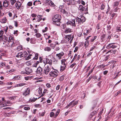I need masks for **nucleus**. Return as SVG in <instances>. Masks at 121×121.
Instances as JSON below:
<instances>
[{
    "label": "nucleus",
    "mask_w": 121,
    "mask_h": 121,
    "mask_svg": "<svg viewBox=\"0 0 121 121\" xmlns=\"http://www.w3.org/2000/svg\"><path fill=\"white\" fill-rule=\"evenodd\" d=\"M24 109L25 110H29L30 109V108L29 107H25L24 108Z\"/></svg>",
    "instance_id": "nucleus-50"
},
{
    "label": "nucleus",
    "mask_w": 121,
    "mask_h": 121,
    "mask_svg": "<svg viewBox=\"0 0 121 121\" xmlns=\"http://www.w3.org/2000/svg\"><path fill=\"white\" fill-rule=\"evenodd\" d=\"M77 56V54H75L74 56V58L72 59V60L71 61V63H72L73 62L74 60L75 59L76 57V56Z\"/></svg>",
    "instance_id": "nucleus-35"
},
{
    "label": "nucleus",
    "mask_w": 121,
    "mask_h": 121,
    "mask_svg": "<svg viewBox=\"0 0 121 121\" xmlns=\"http://www.w3.org/2000/svg\"><path fill=\"white\" fill-rule=\"evenodd\" d=\"M37 99V98H35L34 97L32 98H31L30 99L29 101L30 102H34Z\"/></svg>",
    "instance_id": "nucleus-29"
},
{
    "label": "nucleus",
    "mask_w": 121,
    "mask_h": 121,
    "mask_svg": "<svg viewBox=\"0 0 121 121\" xmlns=\"http://www.w3.org/2000/svg\"><path fill=\"white\" fill-rule=\"evenodd\" d=\"M42 89L41 87H39V90L38 91V92L39 94L40 95L42 93Z\"/></svg>",
    "instance_id": "nucleus-31"
},
{
    "label": "nucleus",
    "mask_w": 121,
    "mask_h": 121,
    "mask_svg": "<svg viewBox=\"0 0 121 121\" xmlns=\"http://www.w3.org/2000/svg\"><path fill=\"white\" fill-rule=\"evenodd\" d=\"M97 37V36H94L91 40V42H92L94 41L96 39Z\"/></svg>",
    "instance_id": "nucleus-39"
},
{
    "label": "nucleus",
    "mask_w": 121,
    "mask_h": 121,
    "mask_svg": "<svg viewBox=\"0 0 121 121\" xmlns=\"http://www.w3.org/2000/svg\"><path fill=\"white\" fill-rule=\"evenodd\" d=\"M22 46L21 45H19L17 47V49L18 51H19L22 49Z\"/></svg>",
    "instance_id": "nucleus-33"
},
{
    "label": "nucleus",
    "mask_w": 121,
    "mask_h": 121,
    "mask_svg": "<svg viewBox=\"0 0 121 121\" xmlns=\"http://www.w3.org/2000/svg\"><path fill=\"white\" fill-rule=\"evenodd\" d=\"M58 73L57 70H55V71L51 72L49 73V75L51 76L56 77L57 76Z\"/></svg>",
    "instance_id": "nucleus-5"
},
{
    "label": "nucleus",
    "mask_w": 121,
    "mask_h": 121,
    "mask_svg": "<svg viewBox=\"0 0 121 121\" xmlns=\"http://www.w3.org/2000/svg\"><path fill=\"white\" fill-rule=\"evenodd\" d=\"M46 64H48L50 65H51L52 64V61L51 59H49L48 58L46 59Z\"/></svg>",
    "instance_id": "nucleus-17"
},
{
    "label": "nucleus",
    "mask_w": 121,
    "mask_h": 121,
    "mask_svg": "<svg viewBox=\"0 0 121 121\" xmlns=\"http://www.w3.org/2000/svg\"><path fill=\"white\" fill-rule=\"evenodd\" d=\"M64 54L63 52H61L60 53L57 54H56L55 57L57 59L60 60L61 59V57L64 55Z\"/></svg>",
    "instance_id": "nucleus-6"
},
{
    "label": "nucleus",
    "mask_w": 121,
    "mask_h": 121,
    "mask_svg": "<svg viewBox=\"0 0 121 121\" xmlns=\"http://www.w3.org/2000/svg\"><path fill=\"white\" fill-rule=\"evenodd\" d=\"M78 47H76L75 48V50H74V52H76L78 49Z\"/></svg>",
    "instance_id": "nucleus-61"
},
{
    "label": "nucleus",
    "mask_w": 121,
    "mask_h": 121,
    "mask_svg": "<svg viewBox=\"0 0 121 121\" xmlns=\"http://www.w3.org/2000/svg\"><path fill=\"white\" fill-rule=\"evenodd\" d=\"M32 56V54H30L28 56L26 59L27 60H28L30 59L31 58L30 57Z\"/></svg>",
    "instance_id": "nucleus-45"
},
{
    "label": "nucleus",
    "mask_w": 121,
    "mask_h": 121,
    "mask_svg": "<svg viewBox=\"0 0 121 121\" xmlns=\"http://www.w3.org/2000/svg\"><path fill=\"white\" fill-rule=\"evenodd\" d=\"M3 31L2 30L0 31V40H2L3 39Z\"/></svg>",
    "instance_id": "nucleus-26"
},
{
    "label": "nucleus",
    "mask_w": 121,
    "mask_h": 121,
    "mask_svg": "<svg viewBox=\"0 0 121 121\" xmlns=\"http://www.w3.org/2000/svg\"><path fill=\"white\" fill-rule=\"evenodd\" d=\"M27 53L26 52H24L23 53V57L24 56L25 57H26L27 56Z\"/></svg>",
    "instance_id": "nucleus-40"
},
{
    "label": "nucleus",
    "mask_w": 121,
    "mask_h": 121,
    "mask_svg": "<svg viewBox=\"0 0 121 121\" xmlns=\"http://www.w3.org/2000/svg\"><path fill=\"white\" fill-rule=\"evenodd\" d=\"M46 65V64H45V66L43 72L46 75H47L48 74L50 71L51 68L48 65L46 66L45 65Z\"/></svg>",
    "instance_id": "nucleus-4"
},
{
    "label": "nucleus",
    "mask_w": 121,
    "mask_h": 121,
    "mask_svg": "<svg viewBox=\"0 0 121 121\" xmlns=\"http://www.w3.org/2000/svg\"><path fill=\"white\" fill-rule=\"evenodd\" d=\"M9 2L7 0H5L3 2V6L5 7L8 6Z\"/></svg>",
    "instance_id": "nucleus-14"
},
{
    "label": "nucleus",
    "mask_w": 121,
    "mask_h": 121,
    "mask_svg": "<svg viewBox=\"0 0 121 121\" xmlns=\"http://www.w3.org/2000/svg\"><path fill=\"white\" fill-rule=\"evenodd\" d=\"M51 49L49 47H47L45 48L44 50L46 51L49 52L51 51Z\"/></svg>",
    "instance_id": "nucleus-25"
},
{
    "label": "nucleus",
    "mask_w": 121,
    "mask_h": 121,
    "mask_svg": "<svg viewBox=\"0 0 121 121\" xmlns=\"http://www.w3.org/2000/svg\"><path fill=\"white\" fill-rule=\"evenodd\" d=\"M21 79V76L20 75H18L17 76H16V80H20Z\"/></svg>",
    "instance_id": "nucleus-36"
},
{
    "label": "nucleus",
    "mask_w": 121,
    "mask_h": 121,
    "mask_svg": "<svg viewBox=\"0 0 121 121\" xmlns=\"http://www.w3.org/2000/svg\"><path fill=\"white\" fill-rule=\"evenodd\" d=\"M7 22V19L5 18H4L2 19V22L3 23H6Z\"/></svg>",
    "instance_id": "nucleus-47"
},
{
    "label": "nucleus",
    "mask_w": 121,
    "mask_h": 121,
    "mask_svg": "<svg viewBox=\"0 0 121 121\" xmlns=\"http://www.w3.org/2000/svg\"><path fill=\"white\" fill-rule=\"evenodd\" d=\"M78 101H76L75 102H74V101H73L71 102H70L72 107H73L75 105L78 103Z\"/></svg>",
    "instance_id": "nucleus-16"
},
{
    "label": "nucleus",
    "mask_w": 121,
    "mask_h": 121,
    "mask_svg": "<svg viewBox=\"0 0 121 121\" xmlns=\"http://www.w3.org/2000/svg\"><path fill=\"white\" fill-rule=\"evenodd\" d=\"M42 16L40 15H38L37 17V21L39 22L42 19Z\"/></svg>",
    "instance_id": "nucleus-20"
},
{
    "label": "nucleus",
    "mask_w": 121,
    "mask_h": 121,
    "mask_svg": "<svg viewBox=\"0 0 121 121\" xmlns=\"http://www.w3.org/2000/svg\"><path fill=\"white\" fill-rule=\"evenodd\" d=\"M38 53H36L35 54V56L34 57H32L33 60H36L38 59Z\"/></svg>",
    "instance_id": "nucleus-24"
},
{
    "label": "nucleus",
    "mask_w": 121,
    "mask_h": 121,
    "mask_svg": "<svg viewBox=\"0 0 121 121\" xmlns=\"http://www.w3.org/2000/svg\"><path fill=\"white\" fill-rule=\"evenodd\" d=\"M108 65H103V64H102V65H99L98 66V67L99 68H101V67H102V68H104L106 66H107Z\"/></svg>",
    "instance_id": "nucleus-34"
},
{
    "label": "nucleus",
    "mask_w": 121,
    "mask_h": 121,
    "mask_svg": "<svg viewBox=\"0 0 121 121\" xmlns=\"http://www.w3.org/2000/svg\"><path fill=\"white\" fill-rule=\"evenodd\" d=\"M10 2L12 5H13L14 3L15 2V0H10Z\"/></svg>",
    "instance_id": "nucleus-54"
},
{
    "label": "nucleus",
    "mask_w": 121,
    "mask_h": 121,
    "mask_svg": "<svg viewBox=\"0 0 121 121\" xmlns=\"http://www.w3.org/2000/svg\"><path fill=\"white\" fill-rule=\"evenodd\" d=\"M86 21L85 17L83 16L81 17V18L78 17H77L76 19V22L75 20L73 19L71 21H68L66 23L67 25H70L72 26L75 27L76 25L78 26L79 24L83 23Z\"/></svg>",
    "instance_id": "nucleus-1"
},
{
    "label": "nucleus",
    "mask_w": 121,
    "mask_h": 121,
    "mask_svg": "<svg viewBox=\"0 0 121 121\" xmlns=\"http://www.w3.org/2000/svg\"><path fill=\"white\" fill-rule=\"evenodd\" d=\"M25 83H22L16 85V87L21 86L25 85Z\"/></svg>",
    "instance_id": "nucleus-28"
},
{
    "label": "nucleus",
    "mask_w": 121,
    "mask_h": 121,
    "mask_svg": "<svg viewBox=\"0 0 121 121\" xmlns=\"http://www.w3.org/2000/svg\"><path fill=\"white\" fill-rule=\"evenodd\" d=\"M23 54L22 52H20L17 53V55H16V56L17 58H19V59H17L16 58V59L17 60H19L20 59L19 58H21L22 57H23Z\"/></svg>",
    "instance_id": "nucleus-9"
},
{
    "label": "nucleus",
    "mask_w": 121,
    "mask_h": 121,
    "mask_svg": "<svg viewBox=\"0 0 121 121\" xmlns=\"http://www.w3.org/2000/svg\"><path fill=\"white\" fill-rule=\"evenodd\" d=\"M45 113V111H44V112H42L39 113V116L42 117L44 116Z\"/></svg>",
    "instance_id": "nucleus-38"
},
{
    "label": "nucleus",
    "mask_w": 121,
    "mask_h": 121,
    "mask_svg": "<svg viewBox=\"0 0 121 121\" xmlns=\"http://www.w3.org/2000/svg\"><path fill=\"white\" fill-rule=\"evenodd\" d=\"M114 43H111L109 44L106 47V48L107 49H110L112 48L114 49L116 48L117 47V46L114 45Z\"/></svg>",
    "instance_id": "nucleus-7"
},
{
    "label": "nucleus",
    "mask_w": 121,
    "mask_h": 121,
    "mask_svg": "<svg viewBox=\"0 0 121 121\" xmlns=\"http://www.w3.org/2000/svg\"><path fill=\"white\" fill-rule=\"evenodd\" d=\"M92 104H93V106L92 107V110H93L94 108L95 107L96 105L97 104V103L95 101H94L92 102Z\"/></svg>",
    "instance_id": "nucleus-23"
},
{
    "label": "nucleus",
    "mask_w": 121,
    "mask_h": 121,
    "mask_svg": "<svg viewBox=\"0 0 121 121\" xmlns=\"http://www.w3.org/2000/svg\"><path fill=\"white\" fill-rule=\"evenodd\" d=\"M21 4L22 3L20 2L17 1L16 4V7L17 9H18L20 8Z\"/></svg>",
    "instance_id": "nucleus-15"
},
{
    "label": "nucleus",
    "mask_w": 121,
    "mask_h": 121,
    "mask_svg": "<svg viewBox=\"0 0 121 121\" xmlns=\"http://www.w3.org/2000/svg\"><path fill=\"white\" fill-rule=\"evenodd\" d=\"M74 0H69L68 1L67 0L68 2V4L69 5L70 4H73L74 3Z\"/></svg>",
    "instance_id": "nucleus-19"
},
{
    "label": "nucleus",
    "mask_w": 121,
    "mask_h": 121,
    "mask_svg": "<svg viewBox=\"0 0 121 121\" xmlns=\"http://www.w3.org/2000/svg\"><path fill=\"white\" fill-rule=\"evenodd\" d=\"M71 35H66L65 37L64 38L67 42L69 41L70 39L71 38Z\"/></svg>",
    "instance_id": "nucleus-10"
},
{
    "label": "nucleus",
    "mask_w": 121,
    "mask_h": 121,
    "mask_svg": "<svg viewBox=\"0 0 121 121\" xmlns=\"http://www.w3.org/2000/svg\"><path fill=\"white\" fill-rule=\"evenodd\" d=\"M42 69L40 67H39L37 68L36 72L37 73L39 74L42 73Z\"/></svg>",
    "instance_id": "nucleus-13"
},
{
    "label": "nucleus",
    "mask_w": 121,
    "mask_h": 121,
    "mask_svg": "<svg viewBox=\"0 0 121 121\" xmlns=\"http://www.w3.org/2000/svg\"><path fill=\"white\" fill-rule=\"evenodd\" d=\"M76 65V63H73V64H72L69 67L70 68H73L74 66H75Z\"/></svg>",
    "instance_id": "nucleus-51"
},
{
    "label": "nucleus",
    "mask_w": 121,
    "mask_h": 121,
    "mask_svg": "<svg viewBox=\"0 0 121 121\" xmlns=\"http://www.w3.org/2000/svg\"><path fill=\"white\" fill-rule=\"evenodd\" d=\"M119 9H120L118 7H117L114 10V11L115 12H117L119 10Z\"/></svg>",
    "instance_id": "nucleus-48"
},
{
    "label": "nucleus",
    "mask_w": 121,
    "mask_h": 121,
    "mask_svg": "<svg viewBox=\"0 0 121 121\" xmlns=\"http://www.w3.org/2000/svg\"><path fill=\"white\" fill-rule=\"evenodd\" d=\"M59 44L58 43V42H56V43L54 45V46L52 48L53 49L55 48V46L56 45H59Z\"/></svg>",
    "instance_id": "nucleus-59"
},
{
    "label": "nucleus",
    "mask_w": 121,
    "mask_h": 121,
    "mask_svg": "<svg viewBox=\"0 0 121 121\" xmlns=\"http://www.w3.org/2000/svg\"><path fill=\"white\" fill-rule=\"evenodd\" d=\"M61 19L60 15L58 14L55 15L52 17V21L54 22H60Z\"/></svg>",
    "instance_id": "nucleus-3"
},
{
    "label": "nucleus",
    "mask_w": 121,
    "mask_h": 121,
    "mask_svg": "<svg viewBox=\"0 0 121 121\" xmlns=\"http://www.w3.org/2000/svg\"><path fill=\"white\" fill-rule=\"evenodd\" d=\"M64 66H61V68L60 69V71L61 72L63 71L65 69L66 67V65H64Z\"/></svg>",
    "instance_id": "nucleus-30"
},
{
    "label": "nucleus",
    "mask_w": 121,
    "mask_h": 121,
    "mask_svg": "<svg viewBox=\"0 0 121 121\" xmlns=\"http://www.w3.org/2000/svg\"><path fill=\"white\" fill-rule=\"evenodd\" d=\"M116 29L117 31H121V27H117Z\"/></svg>",
    "instance_id": "nucleus-44"
},
{
    "label": "nucleus",
    "mask_w": 121,
    "mask_h": 121,
    "mask_svg": "<svg viewBox=\"0 0 121 121\" xmlns=\"http://www.w3.org/2000/svg\"><path fill=\"white\" fill-rule=\"evenodd\" d=\"M60 85H58V86H57L56 88V90H59V88H60Z\"/></svg>",
    "instance_id": "nucleus-60"
},
{
    "label": "nucleus",
    "mask_w": 121,
    "mask_h": 121,
    "mask_svg": "<svg viewBox=\"0 0 121 121\" xmlns=\"http://www.w3.org/2000/svg\"><path fill=\"white\" fill-rule=\"evenodd\" d=\"M116 52V50H110L108 51L106 53V54H107L109 52H110V53H111L115 54Z\"/></svg>",
    "instance_id": "nucleus-22"
},
{
    "label": "nucleus",
    "mask_w": 121,
    "mask_h": 121,
    "mask_svg": "<svg viewBox=\"0 0 121 121\" xmlns=\"http://www.w3.org/2000/svg\"><path fill=\"white\" fill-rule=\"evenodd\" d=\"M29 93H30V89L29 88H28L25 90L24 92L23 93V95L24 96H26Z\"/></svg>",
    "instance_id": "nucleus-11"
},
{
    "label": "nucleus",
    "mask_w": 121,
    "mask_h": 121,
    "mask_svg": "<svg viewBox=\"0 0 121 121\" xmlns=\"http://www.w3.org/2000/svg\"><path fill=\"white\" fill-rule=\"evenodd\" d=\"M71 32V29L69 28H66L65 31V33H67Z\"/></svg>",
    "instance_id": "nucleus-27"
},
{
    "label": "nucleus",
    "mask_w": 121,
    "mask_h": 121,
    "mask_svg": "<svg viewBox=\"0 0 121 121\" xmlns=\"http://www.w3.org/2000/svg\"><path fill=\"white\" fill-rule=\"evenodd\" d=\"M0 106L1 107H4L6 106H7V105L6 103H4V104H1L0 105Z\"/></svg>",
    "instance_id": "nucleus-46"
},
{
    "label": "nucleus",
    "mask_w": 121,
    "mask_h": 121,
    "mask_svg": "<svg viewBox=\"0 0 121 121\" xmlns=\"http://www.w3.org/2000/svg\"><path fill=\"white\" fill-rule=\"evenodd\" d=\"M117 14L116 13H113L111 15V16L112 17V18L113 17H115L117 16Z\"/></svg>",
    "instance_id": "nucleus-37"
},
{
    "label": "nucleus",
    "mask_w": 121,
    "mask_h": 121,
    "mask_svg": "<svg viewBox=\"0 0 121 121\" xmlns=\"http://www.w3.org/2000/svg\"><path fill=\"white\" fill-rule=\"evenodd\" d=\"M27 4L29 6H31L32 5V3L31 2H29Z\"/></svg>",
    "instance_id": "nucleus-58"
},
{
    "label": "nucleus",
    "mask_w": 121,
    "mask_h": 121,
    "mask_svg": "<svg viewBox=\"0 0 121 121\" xmlns=\"http://www.w3.org/2000/svg\"><path fill=\"white\" fill-rule=\"evenodd\" d=\"M54 62H55V63H57L58 62V59H57L56 58H54L53 59Z\"/></svg>",
    "instance_id": "nucleus-42"
},
{
    "label": "nucleus",
    "mask_w": 121,
    "mask_h": 121,
    "mask_svg": "<svg viewBox=\"0 0 121 121\" xmlns=\"http://www.w3.org/2000/svg\"><path fill=\"white\" fill-rule=\"evenodd\" d=\"M84 32V35H86L90 32V30H85Z\"/></svg>",
    "instance_id": "nucleus-21"
},
{
    "label": "nucleus",
    "mask_w": 121,
    "mask_h": 121,
    "mask_svg": "<svg viewBox=\"0 0 121 121\" xmlns=\"http://www.w3.org/2000/svg\"><path fill=\"white\" fill-rule=\"evenodd\" d=\"M52 1L51 0H47L46 1V2H47L49 5H50Z\"/></svg>",
    "instance_id": "nucleus-55"
},
{
    "label": "nucleus",
    "mask_w": 121,
    "mask_h": 121,
    "mask_svg": "<svg viewBox=\"0 0 121 121\" xmlns=\"http://www.w3.org/2000/svg\"><path fill=\"white\" fill-rule=\"evenodd\" d=\"M78 9L80 11H83L85 10H86L87 9V8H86V9L85 8L83 7L82 5H79V7L78 8Z\"/></svg>",
    "instance_id": "nucleus-12"
},
{
    "label": "nucleus",
    "mask_w": 121,
    "mask_h": 121,
    "mask_svg": "<svg viewBox=\"0 0 121 121\" xmlns=\"http://www.w3.org/2000/svg\"><path fill=\"white\" fill-rule=\"evenodd\" d=\"M25 70L26 71L25 73L26 74H28L32 72V69L28 67H26L25 69Z\"/></svg>",
    "instance_id": "nucleus-8"
},
{
    "label": "nucleus",
    "mask_w": 121,
    "mask_h": 121,
    "mask_svg": "<svg viewBox=\"0 0 121 121\" xmlns=\"http://www.w3.org/2000/svg\"><path fill=\"white\" fill-rule=\"evenodd\" d=\"M54 115V113L53 112H51L50 113V116L51 117H53Z\"/></svg>",
    "instance_id": "nucleus-52"
},
{
    "label": "nucleus",
    "mask_w": 121,
    "mask_h": 121,
    "mask_svg": "<svg viewBox=\"0 0 121 121\" xmlns=\"http://www.w3.org/2000/svg\"><path fill=\"white\" fill-rule=\"evenodd\" d=\"M105 7V6L103 4L101 5V10H103L104 9Z\"/></svg>",
    "instance_id": "nucleus-57"
},
{
    "label": "nucleus",
    "mask_w": 121,
    "mask_h": 121,
    "mask_svg": "<svg viewBox=\"0 0 121 121\" xmlns=\"http://www.w3.org/2000/svg\"><path fill=\"white\" fill-rule=\"evenodd\" d=\"M66 60L65 59H62L61 60L62 65H66L67 62H66Z\"/></svg>",
    "instance_id": "nucleus-18"
},
{
    "label": "nucleus",
    "mask_w": 121,
    "mask_h": 121,
    "mask_svg": "<svg viewBox=\"0 0 121 121\" xmlns=\"http://www.w3.org/2000/svg\"><path fill=\"white\" fill-rule=\"evenodd\" d=\"M35 106L36 107H40L41 106V105L39 104H37L35 105Z\"/></svg>",
    "instance_id": "nucleus-62"
},
{
    "label": "nucleus",
    "mask_w": 121,
    "mask_h": 121,
    "mask_svg": "<svg viewBox=\"0 0 121 121\" xmlns=\"http://www.w3.org/2000/svg\"><path fill=\"white\" fill-rule=\"evenodd\" d=\"M89 42L88 41H86L84 43V45L85 47H87L89 44Z\"/></svg>",
    "instance_id": "nucleus-41"
},
{
    "label": "nucleus",
    "mask_w": 121,
    "mask_h": 121,
    "mask_svg": "<svg viewBox=\"0 0 121 121\" xmlns=\"http://www.w3.org/2000/svg\"><path fill=\"white\" fill-rule=\"evenodd\" d=\"M5 39L6 40L8 41L9 46L11 47H14L15 46L14 38L12 37H9V39L7 37H5Z\"/></svg>",
    "instance_id": "nucleus-2"
},
{
    "label": "nucleus",
    "mask_w": 121,
    "mask_h": 121,
    "mask_svg": "<svg viewBox=\"0 0 121 121\" xmlns=\"http://www.w3.org/2000/svg\"><path fill=\"white\" fill-rule=\"evenodd\" d=\"M36 36L37 38H39L41 36V34L39 33H37L36 34Z\"/></svg>",
    "instance_id": "nucleus-49"
},
{
    "label": "nucleus",
    "mask_w": 121,
    "mask_h": 121,
    "mask_svg": "<svg viewBox=\"0 0 121 121\" xmlns=\"http://www.w3.org/2000/svg\"><path fill=\"white\" fill-rule=\"evenodd\" d=\"M117 117L118 119H119L120 118H121V112L119 113L118 116Z\"/></svg>",
    "instance_id": "nucleus-53"
},
{
    "label": "nucleus",
    "mask_w": 121,
    "mask_h": 121,
    "mask_svg": "<svg viewBox=\"0 0 121 121\" xmlns=\"http://www.w3.org/2000/svg\"><path fill=\"white\" fill-rule=\"evenodd\" d=\"M61 12L63 14H64L66 15L68 14V12L65 10L64 9H62L61 10Z\"/></svg>",
    "instance_id": "nucleus-32"
},
{
    "label": "nucleus",
    "mask_w": 121,
    "mask_h": 121,
    "mask_svg": "<svg viewBox=\"0 0 121 121\" xmlns=\"http://www.w3.org/2000/svg\"><path fill=\"white\" fill-rule=\"evenodd\" d=\"M50 5L52 7H54L55 6V5L52 1L51 2V4Z\"/></svg>",
    "instance_id": "nucleus-56"
},
{
    "label": "nucleus",
    "mask_w": 121,
    "mask_h": 121,
    "mask_svg": "<svg viewBox=\"0 0 121 121\" xmlns=\"http://www.w3.org/2000/svg\"><path fill=\"white\" fill-rule=\"evenodd\" d=\"M36 15L34 13H33L31 14V16L33 17H36Z\"/></svg>",
    "instance_id": "nucleus-64"
},
{
    "label": "nucleus",
    "mask_w": 121,
    "mask_h": 121,
    "mask_svg": "<svg viewBox=\"0 0 121 121\" xmlns=\"http://www.w3.org/2000/svg\"><path fill=\"white\" fill-rule=\"evenodd\" d=\"M30 78L29 77H25V79L26 80H28Z\"/></svg>",
    "instance_id": "nucleus-63"
},
{
    "label": "nucleus",
    "mask_w": 121,
    "mask_h": 121,
    "mask_svg": "<svg viewBox=\"0 0 121 121\" xmlns=\"http://www.w3.org/2000/svg\"><path fill=\"white\" fill-rule=\"evenodd\" d=\"M119 4V2L116 1L114 2V6H117Z\"/></svg>",
    "instance_id": "nucleus-43"
}]
</instances>
